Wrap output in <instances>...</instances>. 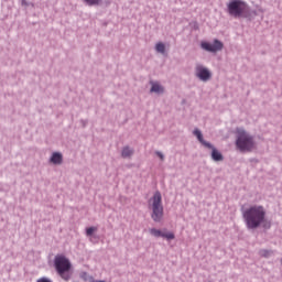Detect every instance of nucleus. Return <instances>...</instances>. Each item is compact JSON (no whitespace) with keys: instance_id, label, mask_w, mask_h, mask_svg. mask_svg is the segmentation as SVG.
Masks as SVG:
<instances>
[{"instance_id":"8","label":"nucleus","mask_w":282,"mask_h":282,"mask_svg":"<svg viewBox=\"0 0 282 282\" xmlns=\"http://www.w3.org/2000/svg\"><path fill=\"white\" fill-rule=\"evenodd\" d=\"M194 135H196L200 144H204V147H206L207 149H213V144L204 140V135L202 134V131H199V129L194 130Z\"/></svg>"},{"instance_id":"3","label":"nucleus","mask_w":282,"mask_h":282,"mask_svg":"<svg viewBox=\"0 0 282 282\" xmlns=\"http://www.w3.org/2000/svg\"><path fill=\"white\" fill-rule=\"evenodd\" d=\"M148 206L150 210H152L151 217L153 221H162V217H164V207L162 206V194L160 192L154 193L153 197L149 199Z\"/></svg>"},{"instance_id":"5","label":"nucleus","mask_w":282,"mask_h":282,"mask_svg":"<svg viewBox=\"0 0 282 282\" xmlns=\"http://www.w3.org/2000/svg\"><path fill=\"white\" fill-rule=\"evenodd\" d=\"M228 13L235 19H239L248 12V4L241 0H232L227 6Z\"/></svg>"},{"instance_id":"9","label":"nucleus","mask_w":282,"mask_h":282,"mask_svg":"<svg viewBox=\"0 0 282 282\" xmlns=\"http://www.w3.org/2000/svg\"><path fill=\"white\" fill-rule=\"evenodd\" d=\"M209 149H212V159L215 162H221L224 160V155H221L217 149H215L213 145Z\"/></svg>"},{"instance_id":"6","label":"nucleus","mask_w":282,"mask_h":282,"mask_svg":"<svg viewBox=\"0 0 282 282\" xmlns=\"http://www.w3.org/2000/svg\"><path fill=\"white\" fill-rule=\"evenodd\" d=\"M200 47L206 52H221V50H224V43H221L219 40H215L213 44L202 42Z\"/></svg>"},{"instance_id":"10","label":"nucleus","mask_w":282,"mask_h":282,"mask_svg":"<svg viewBox=\"0 0 282 282\" xmlns=\"http://www.w3.org/2000/svg\"><path fill=\"white\" fill-rule=\"evenodd\" d=\"M53 164H61L63 162V154L55 152L51 158Z\"/></svg>"},{"instance_id":"1","label":"nucleus","mask_w":282,"mask_h":282,"mask_svg":"<svg viewBox=\"0 0 282 282\" xmlns=\"http://www.w3.org/2000/svg\"><path fill=\"white\" fill-rule=\"evenodd\" d=\"M242 217L246 221L247 228L254 230L259 226L263 228H270V221L265 219V208L263 206L254 205L247 208Z\"/></svg>"},{"instance_id":"7","label":"nucleus","mask_w":282,"mask_h":282,"mask_svg":"<svg viewBox=\"0 0 282 282\" xmlns=\"http://www.w3.org/2000/svg\"><path fill=\"white\" fill-rule=\"evenodd\" d=\"M196 76L199 78V80H203V83H206L210 80V70L204 66H197L196 67Z\"/></svg>"},{"instance_id":"19","label":"nucleus","mask_w":282,"mask_h":282,"mask_svg":"<svg viewBox=\"0 0 282 282\" xmlns=\"http://www.w3.org/2000/svg\"><path fill=\"white\" fill-rule=\"evenodd\" d=\"M156 154L159 155V158H160L161 160H164V154H162L161 152H156Z\"/></svg>"},{"instance_id":"13","label":"nucleus","mask_w":282,"mask_h":282,"mask_svg":"<svg viewBox=\"0 0 282 282\" xmlns=\"http://www.w3.org/2000/svg\"><path fill=\"white\" fill-rule=\"evenodd\" d=\"M155 50H156V52H159L160 54H164V52H165V50H166V46L164 45V43L159 42V43L155 45Z\"/></svg>"},{"instance_id":"15","label":"nucleus","mask_w":282,"mask_h":282,"mask_svg":"<svg viewBox=\"0 0 282 282\" xmlns=\"http://www.w3.org/2000/svg\"><path fill=\"white\" fill-rule=\"evenodd\" d=\"M83 1L87 6H100V3H102V0H83Z\"/></svg>"},{"instance_id":"18","label":"nucleus","mask_w":282,"mask_h":282,"mask_svg":"<svg viewBox=\"0 0 282 282\" xmlns=\"http://www.w3.org/2000/svg\"><path fill=\"white\" fill-rule=\"evenodd\" d=\"M260 254L261 257H270L272 254V251L263 249L260 251Z\"/></svg>"},{"instance_id":"11","label":"nucleus","mask_w":282,"mask_h":282,"mask_svg":"<svg viewBox=\"0 0 282 282\" xmlns=\"http://www.w3.org/2000/svg\"><path fill=\"white\" fill-rule=\"evenodd\" d=\"M152 87H151V91L154 94H162V91H164V88L159 85L158 83H151Z\"/></svg>"},{"instance_id":"16","label":"nucleus","mask_w":282,"mask_h":282,"mask_svg":"<svg viewBox=\"0 0 282 282\" xmlns=\"http://www.w3.org/2000/svg\"><path fill=\"white\" fill-rule=\"evenodd\" d=\"M162 237L164 239H167L169 241H171V239H175V234L174 232H166V234L163 232Z\"/></svg>"},{"instance_id":"17","label":"nucleus","mask_w":282,"mask_h":282,"mask_svg":"<svg viewBox=\"0 0 282 282\" xmlns=\"http://www.w3.org/2000/svg\"><path fill=\"white\" fill-rule=\"evenodd\" d=\"M96 230H98V228L96 227H89L86 229V235L87 237H91V235H94V232H96Z\"/></svg>"},{"instance_id":"14","label":"nucleus","mask_w":282,"mask_h":282,"mask_svg":"<svg viewBox=\"0 0 282 282\" xmlns=\"http://www.w3.org/2000/svg\"><path fill=\"white\" fill-rule=\"evenodd\" d=\"M163 234L162 230L160 229H155V228H152L150 229V235H152L153 237H163Z\"/></svg>"},{"instance_id":"2","label":"nucleus","mask_w":282,"mask_h":282,"mask_svg":"<svg viewBox=\"0 0 282 282\" xmlns=\"http://www.w3.org/2000/svg\"><path fill=\"white\" fill-rule=\"evenodd\" d=\"M54 265L57 274L64 281H69L72 279V262L63 254H57L54 259Z\"/></svg>"},{"instance_id":"20","label":"nucleus","mask_w":282,"mask_h":282,"mask_svg":"<svg viewBox=\"0 0 282 282\" xmlns=\"http://www.w3.org/2000/svg\"><path fill=\"white\" fill-rule=\"evenodd\" d=\"M22 3H25V0H22Z\"/></svg>"},{"instance_id":"12","label":"nucleus","mask_w":282,"mask_h":282,"mask_svg":"<svg viewBox=\"0 0 282 282\" xmlns=\"http://www.w3.org/2000/svg\"><path fill=\"white\" fill-rule=\"evenodd\" d=\"M121 155L122 158H131L133 155V150H131L129 147H126L123 148Z\"/></svg>"},{"instance_id":"4","label":"nucleus","mask_w":282,"mask_h":282,"mask_svg":"<svg viewBox=\"0 0 282 282\" xmlns=\"http://www.w3.org/2000/svg\"><path fill=\"white\" fill-rule=\"evenodd\" d=\"M236 133H237L236 147L237 149H239V151L246 152L254 149V140L243 129L238 128L236 130Z\"/></svg>"}]
</instances>
